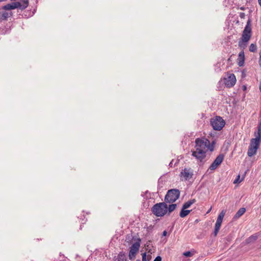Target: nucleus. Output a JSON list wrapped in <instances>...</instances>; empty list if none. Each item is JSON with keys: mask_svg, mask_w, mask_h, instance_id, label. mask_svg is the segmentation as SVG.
Returning <instances> with one entry per match:
<instances>
[{"mask_svg": "<svg viewBox=\"0 0 261 261\" xmlns=\"http://www.w3.org/2000/svg\"><path fill=\"white\" fill-rule=\"evenodd\" d=\"M254 138L250 140L247 155L251 157L256 153L261 143V132H254Z\"/></svg>", "mask_w": 261, "mask_h": 261, "instance_id": "obj_1", "label": "nucleus"}, {"mask_svg": "<svg viewBox=\"0 0 261 261\" xmlns=\"http://www.w3.org/2000/svg\"><path fill=\"white\" fill-rule=\"evenodd\" d=\"M251 37V28L250 25V20H248L244 30L243 31L242 37L239 41V46L244 49L248 44Z\"/></svg>", "mask_w": 261, "mask_h": 261, "instance_id": "obj_2", "label": "nucleus"}, {"mask_svg": "<svg viewBox=\"0 0 261 261\" xmlns=\"http://www.w3.org/2000/svg\"><path fill=\"white\" fill-rule=\"evenodd\" d=\"M151 212L156 217H163L167 213V204L165 202L157 203L151 207Z\"/></svg>", "mask_w": 261, "mask_h": 261, "instance_id": "obj_3", "label": "nucleus"}, {"mask_svg": "<svg viewBox=\"0 0 261 261\" xmlns=\"http://www.w3.org/2000/svg\"><path fill=\"white\" fill-rule=\"evenodd\" d=\"M214 144L215 142L213 141L212 144H211L210 141L204 138H197L195 140V148L204 150L206 148H207L211 151H213L214 149Z\"/></svg>", "mask_w": 261, "mask_h": 261, "instance_id": "obj_4", "label": "nucleus"}, {"mask_svg": "<svg viewBox=\"0 0 261 261\" xmlns=\"http://www.w3.org/2000/svg\"><path fill=\"white\" fill-rule=\"evenodd\" d=\"M180 191L177 189L169 190L165 196V202L166 203H171L175 202L179 197Z\"/></svg>", "mask_w": 261, "mask_h": 261, "instance_id": "obj_5", "label": "nucleus"}, {"mask_svg": "<svg viewBox=\"0 0 261 261\" xmlns=\"http://www.w3.org/2000/svg\"><path fill=\"white\" fill-rule=\"evenodd\" d=\"M211 124L214 130H221L224 126L225 122L222 117L217 116L211 119Z\"/></svg>", "mask_w": 261, "mask_h": 261, "instance_id": "obj_6", "label": "nucleus"}, {"mask_svg": "<svg viewBox=\"0 0 261 261\" xmlns=\"http://www.w3.org/2000/svg\"><path fill=\"white\" fill-rule=\"evenodd\" d=\"M141 241V240L140 238H137V241L130 247L128 254V257L130 260L134 259L136 257V254L138 252L140 247Z\"/></svg>", "mask_w": 261, "mask_h": 261, "instance_id": "obj_7", "label": "nucleus"}, {"mask_svg": "<svg viewBox=\"0 0 261 261\" xmlns=\"http://www.w3.org/2000/svg\"><path fill=\"white\" fill-rule=\"evenodd\" d=\"M225 86L228 88L233 87L236 83V78L234 74H229L227 77L224 79Z\"/></svg>", "mask_w": 261, "mask_h": 261, "instance_id": "obj_8", "label": "nucleus"}, {"mask_svg": "<svg viewBox=\"0 0 261 261\" xmlns=\"http://www.w3.org/2000/svg\"><path fill=\"white\" fill-rule=\"evenodd\" d=\"M192 155L200 162H202L206 156V151L202 149L197 148L196 150L192 151Z\"/></svg>", "mask_w": 261, "mask_h": 261, "instance_id": "obj_9", "label": "nucleus"}, {"mask_svg": "<svg viewBox=\"0 0 261 261\" xmlns=\"http://www.w3.org/2000/svg\"><path fill=\"white\" fill-rule=\"evenodd\" d=\"M180 175L185 178V180L191 179L193 175V170L191 169L185 168L180 172Z\"/></svg>", "mask_w": 261, "mask_h": 261, "instance_id": "obj_10", "label": "nucleus"}, {"mask_svg": "<svg viewBox=\"0 0 261 261\" xmlns=\"http://www.w3.org/2000/svg\"><path fill=\"white\" fill-rule=\"evenodd\" d=\"M20 2H14L11 4H8L3 7V9L5 10H13L16 8H19Z\"/></svg>", "mask_w": 261, "mask_h": 261, "instance_id": "obj_11", "label": "nucleus"}, {"mask_svg": "<svg viewBox=\"0 0 261 261\" xmlns=\"http://www.w3.org/2000/svg\"><path fill=\"white\" fill-rule=\"evenodd\" d=\"M114 261H127L126 254L124 252H120L117 256L114 257Z\"/></svg>", "mask_w": 261, "mask_h": 261, "instance_id": "obj_12", "label": "nucleus"}, {"mask_svg": "<svg viewBox=\"0 0 261 261\" xmlns=\"http://www.w3.org/2000/svg\"><path fill=\"white\" fill-rule=\"evenodd\" d=\"M245 60V55L243 50L240 51L239 54L238 58V64L239 66H243Z\"/></svg>", "mask_w": 261, "mask_h": 261, "instance_id": "obj_13", "label": "nucleus"}, {"mask_svg": "<svg viewBox=\"0 0 261 261\" xmlns=\"http://www.w3.org/2000/svg\"><path fill=\"white\" fill-rule=\"evenodd\" d=\"M246 212V208L242 207L240 208L233 217V219H237L241 217Z\"/></svg>", "mask_w": 261, "mask_h": 261, "instance_id": "obj_14", "label": "nucleus"}, {"mask_svg": "<svg viewBox=\"0 0 261 261\" xmlns=\"http://www.w3.org/2000/svg\"><path fill=\"white\" fill-rule=\"evenodd\" d=\"M10 16V14L6 11H0V21L6 20Z\"/></svg>", "mask_w": 261, "mask_h": 261, "instance_id": "obj_15", "label": "nucleus"}, {"mask_svg": "<svg viewBox=\"0 0 261 261\" xmlns=\"http://www.w3.org/2000/svg\"><path fill=\"white\" fill-rule=\"evenodd\" d=\"M169 206H167V214L170 215V214L174 211L177 207V204L175 203H171Z\"/></svg>", "mask_w": 261, "mask_h": 261, "instance_id": "obj_16", "label": "nucleus"}, {"mask_svg": "<svg viewBox=\"0 0 261 261\" xmlns=\"http://www.w3.org/2000/svg\"><path fill=\"white\" fill-rule=\"evenodd\" d=\"M258 238V236L256 234L251 236L246 240V244H250L255 241Z\"/></svg>", "mask_w": 261, "mask_h": 261, "instance_id": "obj_17", "label": "nucleus"}, {"mask_svg": "<svg viewBox=\"0 0 261 261\" xmlns=\"http://www.w3.org/2000/svg\"><path fill=\"white\" fill-rule=\"evenodd\" d=\"M195 202H196L195 199H193L190 200H189L187 202L184 203L182 207H183L184 209H187L189 207H190L191 206V205L192 204H193V203H194Z\"/></svg>", "mask_w": 261, "mask_h": 261, "instance_id": "obj_18", "label": "nucleus"}, {"mask_svg": "<svg viewBox=\"0 0 261 261\" xmlns=\"http://www.w3.org/2000/svg\"><path fill=\"white\" fill-rule=\"evenodd\" d=\"M191 212V210H188L186 209H184L183 207H182L180 213H179V216L181 218H185L187 216H188L190 212Z\"/></svg>", "mask_w": 261, "mask_h": 261, "instance_id": "obj_19", "label": "nucleus"}, {"mask_svg": "<svg viewBox=\"0 0 261 261\" xmlns=\"http://www.w3.org/2000/svg\"><path fill=\"white\" fill-rule=\"evenodd\" d=\"M29 0H21L20 2L19 9L21 10L25 9L28 6Z\"/></svg>", "mask_w": 261, "mask_h": 261, "instance_id": "obj_20", "label": "nucleus"}, {"mask_svg": "<svg viewBox=\"0 0 261 261\" xmlns=\"http://www.w3.org/2000/svg\"><path fill=\"white\" fill-rule=\"evenodd\" d=\"M225 214V211L224 210H222L219 214L216 222L222 223Z\"/></svg>", "mask_w": 261, "mask_h": 261, "instance_id": "obj_21", "label": "nucleus"}, {"mask_svg": "<svg viewBox=\"0 0 261 261\" xmlns=\"http://www.w3.org/2000/svg\"><path fill=\"white\" fill-rule=\"evenodd\" d=\"M224 158V155L223 153H220L216 157L215 161L221 164L223 162Z\"/></svg>", "mask_w": 261, "mask_h": 261, "instance_id": "obj_22", "label": "nucleus"}, {"mask_svg": "<svg viewBox=\"0 0 261 261\" xmlns=\"http://www.w3.org/2000/svg\"><path fill=\"white\" fill-rule=\"evenodd\" d=\"M220 164L218 162H216L215 160L210 165L209 169L211 170H215Z\"/></svg>", "mask_w": 261, "mask_h": 261, "instance_id": "obj_23", "label": "nucleus"}, {"mask_svg": "<svg viewBox=\"0 0 261 261\" xmlns=\"http://www.w3.org/2000/svg\"><path fill=\"white\" fill-rule=\"evenodd\" d=\"M257 50L256 45L255 44L252 43L249 46V51L250 52L254 53Z\"/></svg>", "mask_w": 261, "mask_h": 261, "instance_id": "obj_24", "label": "nucleus"}, {"mask_svg": "<svg viewBox=\"0 0 261 261\" xmlns=\"http://www.w3.org/2000/svg\"><path fill=\"white\" fill-rule=\"evenodd\" d=\"M142 261H149L151 258V256L150 255H148L147 256V258H146V252L142 253Z\"/></svg>", "mask_w": 261, "mask_h": 261, "instance_id": "obj_25", "label": "nucleus"}, {"mask_svg": "<svg viewBox=\"0 0 261 261\" xmlns=\"http://www.w3.org/2000/svg\"><path fill=\"white\" fill-rule=\"evenodd\" d=\"M244 178V175L243 176L242 179H240V175H238L237 176V178L234 180L233 183L234 184L240 183V182H241L243 180Z\"/></svg>", "mask_w": 261, "mask_h": 261, "instance_id": "obj_26", "label": "nucleus"}, {"mask_svg": "<svg viewBox=\"0 0 261 261\" xmlns=\"http://www.w3.org/2000/svg\"><path fill=\"white\" fill-rule=\"evenodd\" d=\"M132 240H137L136 238H135V236H133L132 235H127L126 236V240H127L128 242V241H131Z\"/></svg>", "mask_w": 261, "mask_h": 261, "instance_id": "obj_27", "label": "nucleus"}, {"mask_svg": "<svg viewBox=\"0 0 261 261\" xmlns=\"http://www.w3.org/2000/svg\"><path fill=\"white\" fill-rule=\"evenodd\" d=\"M145 246L147 247L146 250L148 251V252L152 254V250L149 247V244L148 243H147L145 244Z\"/></svg>", "mask_w": 261, "mask_h": 261, "instance_id": "obj_28", "label": "nucleus"}, {"mask_svg": "<svg viewBox=\"0 0 261 261\" xmlns=\"http://www.w3.org/2000/svg\"><path fill=\"white\" fill-rule=\"evenodd\" d=\"M183 254L186 257H190V256H192V253L190 251H189L185 252L183 253Z\"/></svg>", "mask_w": 261, "mask_h": 261, "instance_id": "obj_29", "label": "nucleus"}, {"mask_svg": "<svg viewBox=\"0 0 261 261\" xmlns=\"http://www.w3.org/2000/svg\"><path fill=\"white\" fill-rule=\"evenodd\" d=\"M221 224L222 223H219V222H216V223L215 224V228H217V229H220V228L221 227Z\"/></svg>", "mask_w": 261, "mask_h": 261, "instance_id": "obj_30", "label": "nucleus"}, {"mask_svg": "<svg viewBox=\"0 0 261 261\" xmlns=\"http://www.w3.org/2000/svg\"><path fill=\"white\" fill-rule=\"evenodd\" d=\"M259 60H258V64H259V66L261 68V49L259 51Z\"/></svg>", "mask_w": 261, "mask_h": 261, "instance_id": "obj_31", "label": "nucleus"}, {"mask_svg": "<svg viewBox=\"0 0 261 261\" xmlns=\"http://www.w3.org/2000/svg\"><path fill=\"white\" fill-rule=\"evenodd\" d=\"M219 229H217V228H215V229H214V232H213V234H214L215 237L217 236V235L218 234V232H219Z\"/></svg>", "mask_w": 261, "mask_h": 261, "instance_id": "obj_32", "label": "nucleus"}, {"mask_svg": "<svg viewBox=\"0 0 261 261\" xmlns=\"http://www.w3.org/2000/svg\"><path fill=\"white\" fill-rule=\"evenodd\" d=\"M153 261H162V257L160 256H156Z\"/></svg>", "mask_w": 261, "mask_h": 261, "instance_id": "obj_33", "label": "nucleus"}, {"mask_svg": "<svg viewBox=\"0 0 261 261\" xmlns=\"http://www.w3.org/2000/svg\"><path fill=\"white\" fill-rule=\"evenodd\" d=\"M239 16L241 18L244 19L245 17V14L243 12H241L239 14Z\"/></svg>", "mask_w": 261, "mask_h": 261, "instance_id": "obj_34", "label": "nucleus"}, {"mask_svg": "<svg viewBox=\"0 0 261 261\" xmlns=\"http://www.w3.org/2000/svg\"><path fill=\"white\" fill-rule=\"evenodd\" d=\"M167 234V232L166 230H164L163 232V233H162V236H164V237H165L166 236Z\"/></svg>", "mask_w": 261, "mask_h": 261, "instance_id": "obj_35", "label": "nucleus"}, {"mask_svg": "<svg viewBox=\"0 0 261 261\" xmlns=\"http://www.w3.org/2000/svg\"><path fill=\"white\" fill-rule=\"evenodd\" d=\"M258 131L261 130V123H260V124H259V126L258 127Z\"/></svg>", "mask_w": 261, "mask_h": 261, "instance_id": "obj_36", "label": "nucleus"}, {"mask_svg": "<svg viewBox=\"0 0 261 261\" xmlns=\"http://www.w3.org/2000/svg\"><path fill=\"white\" fill-rule=\"evenodd\" d=\"M258 4L259 5H260V6L261 7V0H258Z\"/></svg>", "mask_w": 261, "mask_h": 261, "instance_id": "obj_37", "label": "nucleus"}, {"mask_svg": "<svg viewBox=\"0 0 261 261\" xmlns=\"http://www.w3.org/2000/svg\"><path fill=\"white\" fill-rule=\"evenodd\" d=\"M240 9L244 10L245 9L244 7H241Z\"/></svg>", "mask_w": 261, "mask_h": 261, "instance_id": "obj_38", "label": "nucleus"}, {"mask_svg": "<svg viewBox=\"0 0 261 261\" xmlns=\"http://www.w3.org/2000/svg\"><path fill=\"white\" fill-rule=\"evenodd\" d=\"M7 0H0V2H4V1H7Z\"/></svg>", "mask_w": 261, "mask_h": 261, "instance_id": "obj_39", "label": "nucleus"}, {"mask_svg": "<svg viewBox=\"0 0 261 261\" xmlns=\"http://www.w3.org/2000/svg\"><path fill=\"white\" fill-rule=\"evenodd\" d=\"M211 209H212V208H210V209L208 211V212H207V213H208L211 211Z\"/></svg>", "mask_w": 261, "mask_h": 261, "instance_id": "obj_40", "label": "nucleus"}, {"mask_svg": "<svg viewBox=\"0 0 261 261\" xmlns=\"http://www.w3.org/2000/svg\"><path fill=\"white\" fill-rule=\"evenodd\" d=\"M136 261H140V259H137Z\"/></svg>", "mask_w": 261, "mask_h": 261, "instance_id": "obj_41", "label": "nucleus"}]
</instances>
